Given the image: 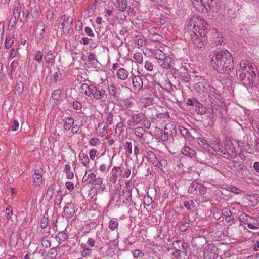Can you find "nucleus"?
<instances>
[{
	"mask_svg": "<svg viewBox=\"0 0 259 259\" xmlns=\"http://www.w3.org/2000/svg\"><path fill=\"white\" fill-rule=\"evenodd\" d=\"M56 188V186L55 183H52L48 186L46 196V198L48 201L52 199Z\"/></svg>",
	"mask_w": 259,
	"mask_h": 259,
	"instance_id": "nucleus-25",
	"label": "nucleus"
},
{
	"mask_svg": "<svg viewBox=\"0 0 259 259\" xmlns=\"http://www.w3.org/2000/svg\"><path fill=\"white\" fill-rule=\"evenodd\" d=\"M239 221L246 225L250 229H257L259 228V222L257 219L252 218L245 213L239 216Z\"/></svg>",
	"mask_w": 259,
	"mask_h": 259,
	"instance_id": "nucleus-7",
	"label": "nucleus"
},
{
	"mask_svg": "<svg viewBox=\"0 0 259 259\" xmlns=\"http://www.w3.org/2000/svg\"><path fill=\"white\" fill-rule=\"evenodd\" d=\"M181 152L183 155L190 158H194L196 156V152L188 146H184L182 148Z\"/></svg>",
	"mask_w": 259,
	"mask_h": 259,
	"instance_id": "nucleus-21",
	"label": "nucleus"
},
{
	"mask_svg": "<svg viewBox=\"0 0 259 259\" xmlns=\"http://www.w3.org/2000/svg\"><path fill=\"white\" fill-rule=\"evenodd\" d=\"M188 27L190 31H194L198 33L200 36H206L207 30L209 28L210 25L204 18L193 16L189 20Z\"/></svg>",
	"mask_w": 259,
	"mask_h": 259,
	"instance_id": "nucleus-3",
	"label": "nucleus"
},
{
	"mask_svg": "<svg viewBox=\"0 0 259 259\" xmlns=\"http://www.w3.org/2000/svg\"><path fill=\"white\" fill-rule=\"evenodd\" d=\"M187 104L188 106H193L198 115H204L207 112V109L206 106L196 98H188L187 100Z\"/></svg>",
	"mask_w": 259,
	"mask_h": 259,
	"instance_id": "nucleus-8",
	"label": "nucleus"
},
{
	"mask_svg": "<svg viewBox=\"0 0 259 259\" xmlns=\"http://www.w3.org/2000/svg\"><path fill=\"white\" fill-rule=\"evenodd\" d=\"M133 40L134 42L137 45L138 48L144 47L147 45V40L146 38L141 35L135 36Z\"/></svg>",
	"mask_w": 259,
	"mask_h": 259,
	"instance_id": "nucleus-20",
	"label": "nucleus"
},
{
	"mask_svg": "<svg viewBox=\"0 0 259 259\" xmlns=\"http://www.w3.org/2000/svg\"><path fill=\"white\" fill-rule=\"evenodd\" d=\"M195 158L198 162L200 163H203L206 161V155L205 152L200 151L198 153H196V156Z\"/></svg>",
	"mask_w": 259,
	"mask_h": 259,
	"instance_id": "nucleus-40",
	"label": "nucleus"
},
{
	"mask_svg": "<svg viewBox=\"0 0 259 259\" xmlns=\"http://www.w3.org/2000/svg\"><path fill=\"white\" fill-rule=\"evenodd\" d=\"M223 144L219 156L229 159L234 155H236V151L230 139L226 135H224Z\"/></svg>",
	"mask_w": 259,
	"mask_h": 259,
	"instance_id": "nucleus-5",
	"label": "nucleus"
},
{
	"mask_svg": "<svg viewBox=\"0 0 259 259\" xmlns=\"http://www.w3.org/2000/svg\"><path fill=\"white\" fill-rule=\"evenodd\" d=\"M31 16L34 18H37L40 15V8L39 7H34L30 10Z\"/></svg>",
	"mask_w": 259,
	"mask_h": 259,
	"instance_id": "nucleus-43",
	"label": "nucleus"
},
{
	"mask_svg": "<svg viewBox=\"0 0 259 259\" xmlns=\"http://www.w3.org/2000/svg\"><path fill=\"white\" fill-rule=\"evenodd\" d=\"M197 144L205 150H209L210 146L207 143L206 140L202 138H197L196 139Z\"/></svg>",
	"mask_w": 259,
	"mask_h": 259,
	"instance_id": "nucleus-31",
	"label": "nucleus"
},
{
	"mask_svg": "<svg viewBox=\"0 0 259 259\" xmlns=\"http://www.w3.org/2000/svg\"><path fill=\"white\" fill-rule=\"evenodd\" d=\"M122 173V170L120 166H115L111 170V176L110 177V181L113 183H115L117 181V179L119 176H120Z\"/></svg>",
	"mask_w": 259,
	"mask_h": 259,
	"instance_id": "nucleus-17",
	"label": "nucleus"
},
{
	"mask_svg": "<svg viewBox=\"0 0 259 259\" xmlns=\"http://www.w3.org/2000/svg\"><path fill=\"white\" fill-rule=\"evenodd\" d=\"M218 249L214 244L207 245L203 253V259H216L218 257Z\"/></svg>",
	"mask_w": 259,
	"mask_h": 259,
	"instance_id": "nucleus-10",
	"label": "nucleus"
},
{
	"mask_svg": "<svg viewBox=\"0 0 259 259\" xmlns=\"http://www.w3.org/2000/svg\"><path fill=\"white\" fill-rule=\"evenodd\" d=\"M211 117L213 118L214 116L219 118H223L226 115V110L225 107L223 105V102L217 103L215 102H211Z\"/></svg>",
	"mask_w": 259,
	"mask_h": 259,
	"instance_id": "nucleus-6",
	"label": "nucleus"
},
{
	"mask_svg": "<svg viewBox=\"0 0 259 259\" xmlns=\"http://www.w3.org/2000/svg\"><path fill=\"white\" fill-rule=\"evenodd\" d=\"M157 163V166H155V167H158L160 169H162L163 168L166 167L167 165V161L164 159L161 158V157H159Z\"/></svg>",
	"mask_w": 259,
	"mask_h": 259,
	"instance_id": "nucleus-46",
	"label": "nucleus"
},
{
	"mask_svg": "<svg viewBox=\"0 0 259 259\" xmlns=\"http://www.w3.org/2000/svg\"><path fill=\"white\" fill-rule=\"evenodd\" d=\"M43 59V53L40 51H37L35 53L34 60L41 63Z\"/></svg>",
	"mask_w": 259,
	"mask_h": 259,
	"instance_id": "nucleus-58",
	"label": "nucleus"
},
{
	"mask_svg": "<svg viewBox=\"0 0 259 259\" xmlns=\"http://www.w3.org/2000/svg\"><path fill=\"white\" fill-rule=\"evenodd\" d=\"M24 83L21 81H19L16 84L15 88V93L20 95L21 93H23L24 90Z\"/></svg>",
	"mask_w": 259,
	"mask_h": 259,
	"instance_id": "nucleus-51",
	"label": "nucleus"
},
{
	"mask_svg": "<svg viewBox=\"0 0 259 259\" xmlns=\"http://www.w3.org/2000/svg\"><path fill=\"white\" fill-rule=\"evenodd\" d=\"M198 187H199V183L197 181H193L188 189V192L193 194H196L198 192Z\"/></svg>",
	"mask_w": 259,
	"mask_h": 259,
	"instance_id": "nucleus-29",
	"label": "nucleus"
},
{
	"mask_svg": "<svg viewBox=\"0 0 259 259\" xmlns=\"http://www.w3.org/2000/svg\"><path fill=\"white\" fill-rule=\"evenodd\" d=\"M58 255L57 249L55 247L51 248L46 254V257L53 259L55 258Z\"/></svg>",
	"mask_w": 259,
	"mask_h": 259,
	"instance_id": "nucleus-45",
	"label": "nucleus"
},
{
	"mask_svg": "<svg viewBox=\"0 0 259 259\" xmlns=\"http://www.w3.org/2000/svg\"><path fill=\"white\" fill-rule=\"evenodd\" d=\"M75 211L74 204L73 203H68L64 208L63 216L66 219H71L74 215Z\"/></svg>",
	"mask_w": 259,
	"mask_h": 259,
	"instance_id": "nucleus-13",
	"label": "nucleus"
},
{
	"mask_svg": "<svg viewBox=\"0 0 259 259\" xmlns=\"http://www.w3.org/2000/svg\"><path fill=\"white\" fill-rule=\"evenodd\" d=\"M103 179L102 178H101V177H98V178H96L93 181V182L89 181L88 183L90 184H91L92 185H101L103 183Z\"/></svg>",
	"mask_w": 259,
	"mask_h": 259,
	"instance_id": "nucleus-62",
	"label": "nucleus"
},
{
	"mask_svg": "<svg viewBox=\"0 0 259 259\" xmlns=\"http://www.w3.org/2000/svg\"><path fill=\"white\" fill-rule=\"evenodd\" d=\"M108 90L110 95L113 97H117V90L113 84L111 83L109 85Z\"/></svg>",
	"mask_w": 259,
	"mask_h": 259,
	"instance_id": "nucleus-56",
	"label": "nucleus"
},
{
	"mask_svg": "<svg viewBox=\"0 0 259 259\" xmlns=\"http://www.w3.org/2000/svg\"><path fill=\"white\" fill-rule=\"evenodd\" d=\"M86 244L90 247L98 248L100 251L102 249V247H99L98 243L96 242L95 239L93 238H89Z\"/></svg>",
	"mask_w": 259,
	"mask_h": 259,
	"instance_id": "nucleus-37",
	"label": "nucleus"
},
{
	"mask_svg": "<svg viewBox=\"0 0 259 259\" xmlns=\"http://www.w3.org/2000/svg\"><path fill=\"white\" fill-rule=\"evenodd\" d=\"M98 126L102 127V130L100 131V133L102 136L105 135V134L107 133L106 128L108 127V125L106 123L101 122V123L99 124Z\"/></svg>",
	"mask_w": 259,
	"mask_h": 259,
	"instance_id": "nucleus-59",
	"label": "nucleus"
},
{
	"mask_svg": "<svg viewBox=\"0 0 259 259\" xmlns=\"http://www.w3.org/2000/svg\"><path fill=\"white\" fill-rule=\"evenodd\" d=\"M172 246L174 247V246H176L177 250L181 252H182L184 250L183 244L180 240L174 241L172 243Z\"/></svg>",
	"mask_w": 259,
	"mask_h": 259,
	"instance_id": "nucleus-53",
	"label": "nucleus"
},
{
	"mask_svg": "<svg viewBox=\"0 0 259 259\" xmlns=\"http://www.w3.org/2000/svg\"><path fill=\"white\" fill-rule=\"evenodd\" d=\"M189 34L191 36L190 39L195 47L199 49L204 47L206 36H200L198 33L194 31H190Z\"/></svg>",
	"mask_w": 259,
	"mask_h": 259,
	"instance_id": "nucleus-9",
	"label": "nucleus"
},
{
	"mask_svg": "<svg viewBox=\"0 0 259 259\" xmlns=\"http://www.w3.org/2000/svg\"><path fill=\"white\" fill-rule=\"evenodd\" d=\"M63 198L62 194L60 190L57 191V194L55 196L54 203L55 204L59 206L62 202Z\"/></svg>",
	"mask_w": 259,
	"mask_h": 259,
	"instance_id": "nucleus-47",
	"label": "nucleus"
},
{
	"mask_svg": "<svg viewBox=\"0 0 259 259\" xmlns=\"http://www.w3.org/2000/svg\"><path fill=\"white\" fill-rule=\"evenodd\" d=\"M179 130L181 135L184 138H187L190 136V133L189 131L182 126H179Z\"/></svg>",
	"mask_w": 259,
	"mask_h": 259,
	"instance_id": "nucleus-49",
	"label": "nucleus"
},
{
	"mask_svg": "<svg viewBox=\"0 0 259 259\" xmlns=\"http://www.w3.org/2000/svg\"><path fill=\"white\" fill-rule=\"evenodd\" d=\"M213 41L217 46L221 45L224 41V38L222 34L219 32L218 29H214L212 32Z\"/></svg>",
	"mask_w": 259,
	"mask_h": 259,
	"instance_id": "nucleus-19",
	"label": "nucleus"
},
{
	"mask_svg": "<svg viewBox=\"0 0 259 259\" xmlns=\"http://www.w3.org/2000/svg\"><path fill=\"white\" fill-rule=\"evenodd\" d=\"M165 130H169V132H168V135L169 137H172L173 136H175L177 133V129L176 126L175 125H174L173 124H167L166 125V126L164 127Z\"/></svg>",
	"mask_w": 259,
	"mask_h": 259,
	"instance_id": "nucleus-32",
	"label": "nucleus"
},
{
	"mask_svg": "<svg viewBox=\"0 0 259 259\" xmlns=\"http://www.w3.org/2000/svg\"><path fill=\"white\" fill-rule=\"evenodd\" d=\"M133 255L134 258H137L139 257H143L144 256V254L141 250L136 249L133 252Z\"/></svg>",
	"mask_w": 259,
	"mask_h": 259,
	"instance_id": "nucleus-63",
	"label": "nucleus"
},
{
	"mask_svg": "<svg viewBox=\"0 0 259 259\" xmlns=\"http://www.w3.org/2000/svg\"><path fill=\"white\" fill-rule=\"evenodd\" d=\"M236 76L241 84L245 87L257 84V77L255 71L252 70L250 66H247L245 62L240 63L239 69L236 71Z\"/></svg>",
	"mask_w": 259,
	"mask_h": 259,
	"instance_id": "nucleus-2",
	"label": "nucleus"
},
{
	"mask_svg": "<svg viewBox=\"0 0 259 259\" xmlns=\"http://www.w3.org/2000/svg\"><path fill=\"white\" fill-rule=\"evenodd\" d=\"M206 93H207L211 102H215L219 103L221 102V95L219 91L214 87L209 84H207V90Z\"/></svg>",
	"mask_w": 259,
	"mask_h": 259,
	"instance_id": "nucleus-11",
	"label": "nucleus"
},
{
	"mask_svg": "<svg viewBox=\"0 0 259 259\" xmlns=\"http://www.w3.org/2000/svg\"><path fill=\"white\" fill-rule=\"evenodd\" d=\"M118 226V222L117 219H111L109 223V228L112 230H114L116 228H117Z\"/></svg>",
	"mask_w": 259,
	"mask_h": 259,
	"instance_id": "nucleus-54",
	"label": "nucleus"
},
{
	"mask_svg": "<svg viewBox=\"0 0 259 259\" xmlns=\"http://www.w3.org/2000/svg\"><path fill=\"white\" fill-rule=\"evenodd\" d=\"M79 158L81 163L85 167H88L90 161L87 154L81 152L79 155Z\"/></svg>",
	"mask_w": 259,
	"mask_h": 259,
	"instance_id": "nucleus-34",
	"label": "nucleus"
},
{
	"mask_svg": "<svg viewBox=\"0 0 259 259\" xmlns=\"http://www.w3.org/2000/svg\"><path fill=\"white\" fill-rule=\"evenodd\" d=\"M10 243L15 245L18 241L17 233L13 231L10 236Z\"/></svg>",
	"mask_w": 259,
	"mask_h": 259,
	"instance_id": "nucleus-52",
	"label": "nucleus"
},
{
	"mask_svg": "<svg viewBox=\"0 0 259 259\" xmlns=\"http://www.w3.org/2000/svg\"><path fill=\"white\" fill-rule=\"evenodd\" d=\"M64 129L69 130L74 123V120L72 117H66L64 119Z\"/></svg>",
	"mask_w": 259,
	"mask_h": 259,
	"instance_id": "nucleus-36",
	"label": "nucleus"
},
{
	"mask_svg": "<svg viewBox=\"0 0 259 259\" xmlns=\"http://www.w3.org/2000/svg\"><path fill=\"white\" fill-rule=\"evenodd\" d=\"M80 247L82 249L81 252V255L82 257H91L92 256L93 251V249L89 248L85 243H81L80 244Z\"/></svg>",
	"mask_w": 259,
	"mask_h": 259,
	"instance_id": "nucleus-22",
	"label": "nucleus"
},
{
	"mask_svg": "<svg viewBox=\"0 0 259 259\" xmlns=\"http://www.w3.org/2000/svg\"><path fill=\"white\" fill-rule=\"evenodd\" d=\"M168 132H163L161 131L159 134V138L163 142H165L168 140L169 136Z\"/></svg>",
	"mask_w": 259,
	"mask_h": 259,
	"instance_id": "nucleus-57",
	"label": "nucleus"
},
{
	"mask_svg": "<svg viewBox=\"0 0 259 259\" xmlns=\"http://www.w3.org/2000/svg\"><path fill=\"white\" fill-rule=\"evenodd\" d=\"M92 86L90 87L86 83H83L81 85L80 90L81 94H84L88 97H91Z\"/></svg>",
	"mask_w": 259,
	"mask_h": 259,
	"instance_id": "nucleus-33",
	"label": "nucleus"
},
{
	"mask_svg": "<svg viewBox=\"0 0 259 259\" xmlns=\"http://www.w3.org/2000/svg\"><path fill=\"white\" fill-rule=\"evenodd\" d=\"M37 27L38 29H40L39 35L37 38L39 39V40H41L44 37V34L46 31V25L45 23L43 22L38 23Z\"/></svg>",
	"mask_w": 259,
	"mask_h": 259,
	"instance_id": "nucleus-35",
	"label": "nucleus"
},
{
	"mask_svg": "<svg viewBox=\"0 0 259 259\" xmlns=\"http://www.w3.org/2000/svg\"><path fill=\"white\" fill-rule=\"evenodd\" d=\"M61 93V90H54L51 94V98L54 100H58L60 97V94Z\"/></svg>",
	"mask_w": 259,
	"mask_h": 259,
	"instance_id": "nucleus-61",
	"label": "nucleus"
},
{
	"mask_svg": "<svg viewBox=\"0 0 259 259\" xmlns=\"http://www.w3.org/2000/svg\"><path fill=\"white\" fill-rule=\"evenodd\" d=\"M217 7L215 0H203L202 7L205 8L206 10H210L213 12L217 10Z\"/></svg>",
	"mask_w": 259,
	"mask_h": 259,
	"instance_id": "nucleus-16",
	"label": "nucleus"
},
{
	"mask_svg": "<svg viewBox=\"0 0 259 259\" xmlns=\"http://www.w3.org/2000/svg\"><path fill=\"white\" fill-rule=\"evenodd\" d=\"M209 57L213 68L220 74H229L234 68L232 55L226 50L212 52Z\"/></svg>",
	"mask_w": 259,
	"mask_h": 259,
	"instance_id": "nucleus-1",
	"label": "nucleus"
},
{
	"mask_svg": "<svg viewBox=\"0 0 259 259\" xmlns=\"http://www.w3.org/2000/svg\"><path fill=\"white\" fill-rule=\"evenodd\" d=\"M121 194L120 191L116 190V193L111 199V202H112L115 206H120L121 205L120 200Z\"/></svg>",
	"mask_w": 259,
	"mask_h": 259,
	"instance_id": "nucleus-28",
	"label": "nucleus"
},
{
	"mask_svg": "<svg viewBox=\"0 0 259 259\" xmlns=\"http://www.w3.org/2000/svg\"><path fill=\"white\" fill-rule=\"evenodd\" d=\"M132 189L133 188H125L122 191V195L124 196L125 198L127 201H132Z\"/></svg>",
	"mask_w": 259,
	"mask_h": 259,
	"instance_id": "nucleus-38",
	"label": "nucleus"
},
{
	"mask_svg": "<svg viewBox=\"0 0 259 259\" xmlns=\"http://www.w3.org/2000/svg\"><path fill=\"white\" fill-rule=\"evenodd\" d=\"M56 238L58 239V241L59 243L60 244L62 242L67 240L68 238V235L67 233H65L64 231H61L58 232L56 235Z\"/></svg>",
	"mask_w": 259,
	"mask_h": 259,
	"instance_id": "nucleus-30",
	"label": "nucleus"
},
{
	"mask_svg": "<svg viewBox=\"0 0 259 259\" xmlns=\"http://www.w3.org/2000/svg\"><path fill=\"white\" fill-rule=\"evenodd\" d=\"M211 144L212 145V148L214 152L212 153V155L214 156H219V154L221 153L222 147L220 139L219 138L215 137L212 140Z\"/></svg>",
	"mask_w": 259,
	"mask_h": 259,
	"instance_id": "nucleus-14",
	"label": "nucleus"
},
{
	"mask_svg": "<svg viewBox=\"0 0 259 259\" xmlns=\"http://www.w3.org/2000/svg\"><path fill=\"white\" fill-rule=\"evenodd\" d=\"M184 205L187 209H190L194 207L195 203L192 200H190L188 201H185L184 202Z\"/></svg>",
	"mask_w": 259,
	"mask_h": 259,
	"instance_id": "nucleus-64",
	"label": "nucleus"
},
{
	"mask_svg": "<svg viewBox=\"0 0 259 259\" xmlns=\"http://www.w3.org/2000/svg\"><path fill=\"white\" fill-rule=\"evenodd\" d=\"M146 132V131L142 127H137L135 129V135L141 138H143V134Z\"/></svg>",
	"mask_w": 259,
	"mask_h": 259,
	"instance_id": "nucleus-44",
	"label": "nucleus"
},
{
	"mask_svg": "<svg viewBox=\"0 0 259 259\" xmlns=\"http://www.w3.org/2000/svg\"><path fill=\"white\" fill-rule=\"evenodd\" d=\"M145 68L149 71H152L154 70V65L152 62L146 61L145 63Z\"/></svg>",
	"mask_w": 259,
	"mask_h": 259,
	"instance_id": "nucleus-60",
	"label": "nucleus"
},
{
	"mask_svg": "<svg viewBox=\"0 0 259 259\" xmlns=\"http://www.w3.org/2000/svg\"><path fill=\"white\" fill-rule=\"evenodd\" d=\"M55 56L52 51H49L45 56V59L47 63H53L55 61Z\"/></svg>",
	"mask_w": 259,
	"mask_h": 259,
	"instance_id": "nucleus-39",
	"label": "nucleus"
},
{
	"mask_svg": "<svg viewBox=\"0 0 259 259\" xmlns=\"http://www.w3.org/2000/svg\"><path fill=\"white\" fill-rule=\"evenodd\" d=\"M114 6L121 12H124L127 7V0H116Z\"/></svg>",
	"mask_w": 259,
	"mask_h": 259,
	"instance_id": "nucleus-26",
	"label": "nucleus"
},
{
	"mask_svg": "<svg viewBox=\"0 0 259 259\" xmlns=\"http://www.w3.org/2000/svg\"><path fill=\"white\" fill-rule=\"evenodd\" d=\"M144 114L142 113L134 114L132 115V125L135 126L139 124L144 118Z\"/></svg>",
	"mask_w": 259,
	"mask_h": 259,
	"instance_id": "nucleus-27",
	"label": "nucleus"
},
{
	"mask_svg": "<svg viewBox=\"0 0 259 259\" xmlns=\"http://www.w3.org/2000/svg\"><path fill=\"white\" fill-rule=\"evenodd\" d=\"M116 75L119 79L125 80L127 79L129 76V72L126 69L123 68H119L117 70Z\"/></svg>",
	"mask_w": 259,
	"mask_h": 259,
	"instance_id": "nucleus-23",
	"label": "nucleus"
},
{
	"mask_svg": "<svg viewBox=\"0 0 259 259\" xmlns=\"http://www.w3.org/2000/svg\"><path fill=\"white\" fill-rule=\"evenodd\" d=\"M134 59L135 62L141 64L143 61V54L140 52L136 53L134 55Z\"/></svg>",
	"mask_w": 259,
	"mask_h": 259,
	"instance_id": "nucleus-50",
	"label": "nucleus"
},
{
	"mask_svg": "<svg viewBox=\"0 0 259 259\" xmlns=\"http://www.w3.org/2000/svg\"><path fill=\"white\" fill-rule=\"evenodd\" d=\"M207 83H204L203 82H199L195 85V90L200 95H204L207 90Z\"/></svg>",
	"mask_w": 259,
	"mask_h": 259,
	"instance_id": "nucleus-18",
	"label": "nucleus"
},
{
	"mask_svg": "<svg viewBox=\"0 0 259 259\" xmlns=\"http://www.w3.org/2000/svg\"><path fill=\"white\" fill-rule=\"evenodd\" d=\"M132 83L134 90L139 91L142 89L143 82L142 78L139 75H131Z\"/></svg>",
	"mask_w": 259,
	"mask_h": 259,
	"instance_id": "nucleus-15",
	"label": "nucleus"
},
{
	"mask_svg": "<svg viewBox=\"0 0 259 259\" xmlns=\"http://www.w3.org/2000/svg\"><path fill=\"white\" fill-rule=\"evenodd\" d=\"M180 77L182 81L185 83H189L191 80V76L187 72H181L180 74Z\"/></svg>",
	"mask_w": 259,
	"mask_h": 259,
	"instance_id": "nucleus-42",
	"label": "nucleus"
},
{
	"mask_svg": "<svg viewBox=\"0 0 259 259\" xmlns=\"http://www.w3.org/2000/svg\"><path fill=\"white\" fill-rule=\"evenodd\" d=\"M21 8L19 6H15L13 9V17L15 19H18L20 17Z\"/></svg>",
	"mask_w": 259,
	"mask_h": 259,
	"instance_id": "nucleus-48",
	"label": "nucleus"
},
{
	"mask_svg": "<svg viewBox=\"0 0 259 259\" xmlns=\"http://www.w3.org/2000/svg\"><path fill=\"white\" fill-rule=\"evenodd\" d=\"M146 158L148 161L151 163L154 166H157V161L159 157H157L155 154L152 151H148L147 153Z\"/></svg>",
	"mask_w": 259,
	"mask_h": 259,
	"instance_id": "nucleus-24",
	"label": "nucleus"
},
{
	"mask_svg": "<svg viewBox=\"0 0 259 259\" xmlns=\"http://www.w3.org/2000/svg\"><path fill=\"white\" fill-rule=\"evenodd\" d=\"M151 55L155 59L156 63L163 69H169L174 62L172 59L159 49L151 51Z\"/></svg>",
	"mask_w": 259,
	"mask_h": 259,
	"instance_id": "nucleus-4",
	"label": "nucleus"
},
{
	"mask_svg": "<svg viewBox=\"0 0 259 259\" xmlns=\"http://www.w3.org/2000/svg\"><path fill=\"white\" fill-rule=\"evenodd\" d=\"M14 37L13 35L11 36L10 34H7V37L5 43V46L6 49H9L14 43Z\"/></svg>",
	"mask_w": 259,
	"mask_h": 259,
	"instance_id": "nucleus-41",
	"label": "nucleus"
},
{
	"mask_svg": "<svg viewBox=\"0 0 259 259\" xmlns=\"http://www.w3.org/2000/svg\"><path fill=\"white\" fill-rule=\"evenodd\" d=\"M61 19L62 20L61 23L62 30L65 33H68L69 31V28L72 25L73 19L70 16L63 15L61 16Z\"/></svg>",
	"mask_w": 259,
	"mask_h": 259,
	"instance_id": "nucleus-12",
	"label": "nucleus"
},
{
	"mask_svg": "<svg viewBox=\"0 0 259 259\" xmlns=\"http://www.w3.org/2000/svg\"><path fill=\"white\" fill-rule=\"evenodd\" d=\"M48 215L45 213V215L42 217V218L40 219V227L42 229H44L47 227L48 224Z\"/></svg>",
	"mask_w": 259,
	"mask_h": 259,
	"instance_id": "nucleus-55",
	"label": "nucleus"
}]
</instances>
